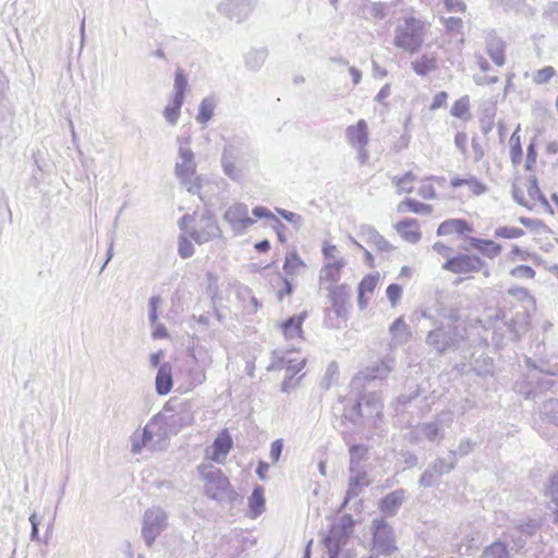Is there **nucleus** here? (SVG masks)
Wrapping results in <instances>:
<instances>
[{
  "instance_id": "423d86ee",
  "label": "nucleus",
  "mask_w": 558,
  "mask_h": 558,
  "mask_svg": "<svg viewBox=\"0 0 558 558\" xmlns=\"http://www.w3.org/2000/svg\"><path fill=\"white\" fill-rule=\"evenodd\" d=\"M354 531V520L351 514H343L337 523L330 526L323 542L329 558H338L342 548L348 544Z\"/></svg>"
},
{
  "instance_id": "ea45409f",
  "label": "nucleus",
  "mask_w": 558,
  "mask_h": 558,
  "mask_svg": "<svg viewBox=\"0 0 558 558\" xmlns=\"http://www.w3.org/2000/svg\"><path fill=\"white\" fill-rule=\"evenodd\" d=\"M187 88V78L181 69L175 71L173 83V98L184 101L185 90Z\"/></svg>"
},
{
  "instance_id": "de8ad7c7",
  "label": "nucleus",
  "mask_w": 558,
  "mask_h": 558,
  "mask_svg": "<svg viewBox=\"0 0 558 558\" xmlns=\"http://www.w3.org/2000/svg\"><path fill=\"white\" fill-rule=\"evenodd\" d=\"M276 211L278 215H280L286 221L291 223L296 230H299L302 227L303 218L301 215L296 213L289 211L283 208H276Z\"/></svg>"
},
{
  "instance_id": "bf43d9fd",
  "label": "nucleus",
  "mask_w": 558,
  "mask_h": 558,
  "mask_svg": "<svg viewBox=\"0 0 558 558\" xmlns=\"http://www.w3.org/2000/svg\"><path fill=\"white\" fill-rule=\"evenodd\" d=\"M389 7L384 2H373L369 9L371 15L375 20H383L388 15Z\"/></svg>"
},
{
  "instance_id": "72a5a7b5",
  "label": "nucleus",
  "mask_w": 558,
  "mask_h": 558,
  "mask_svg": "<svg viewBox=\"0 0 558 558\" xmlns=\"http://www.w3.org/2000/svg\"><path fill=\"white\" fill-rule=\"evenodd\" d=\"M248 507L253 518L258 517L265 510V497L262 486H255L251 496L248 497Z\"/></svg>"
},
{
  "instance_id": "7c9ffc66",
  "label": "nucleus",
  "mask_w": 558,
  "mask_h": 558,
  "mask_svg": "<svg viewBox=\"0 0 558 558\" xmlns=\"http://www.w3.org/2000/svg\"><path fill=\"white\" fill-rule=\"evenodd\" d=\"M472 231L470 225L463 219H448L441 222L437 229V235H449L452 233L463 234Z\"/></svg>"
},
{
  "instance_id": "5701e85b",
  "label": "nucleus",
  "mask_w": 558,
  "mask_h": 558,
  "mask_svg": "<svg viewBox=\"0 0 558 558\" xmlns=\"http://www.w3.org/2000/svg\"><path fill=\"white\" fill-rule=\"evenodd\" d=\"M486 52L497 66L505 64V41L497 36L494 31H489L485 36Z\"/></svg>"
},
{
  "instance_id": "774afa93",
  "label": "nucleus",
  "mask_w": 558,
  "mask_h": 558,
  "mask_svg": "<svg viewBox=\"0 0 558 558\" xmlns=\"http://www.w3.org/2000/svg\"><path fill=\"white\" fill-rule=\"evenodd\" d=\"M338 372H339L338 364L336 362H331L328 365L326 373H325L324 379L327 381V384L338 380Z\"/></svg>"
},
{
  "instance_id": "a211bd4d",
  "label": "nucleus",
  "mask_w": 558,
  "mask_h": 558,
  "mask_svg": "<svg viewBox=\"0 0 558 558\" xmlns=\"http://www.w3.org/2000/svg\"><path fill=\"white\" fill-rule=\"evenodd\" d=\"M144 437L151 438L155 440L153 444L154 449H162L166 441L171 437V434H168V428L166 423L163 422V414L159 413L155 415L144 427Z\"/></svg>"
},
{
  "instance_id": "4468645a",
  "label": "nucleus",
  "mask_w": 558,
  "mask_h": 558,
  "mask_svg": "<svg viewBox=\"0 0 558 558\" xmlns=\"http://www.w3.org/2000/svg\"><path fill=\"white\" fill-rule=\"evenodd\" d=\"M256 2L257 0H221L217 10L229 20L240 23L250 16Z\"/></svg>"
},
{
  "instance_id": "dca6fc26",
  "label": "nucleus",
  "mask_w": 558,
  "mask_h": 558,
  "mask_svg": "<svg viewBox=\"0 0 558 558\" xmlns=\"http://www.w3.org/2000/svg\"><path fill=\"white\" fill-rule=\"evenodd\" d=\"M539 529V523L534 519L525 521H515L514 525L509 529L508 535L513 546L519 551L526 546L527 538L532 537Z\"/></svg>"
},
{
  "instance_id": "20e7f679",
  "label": "nucleus",
  "mask_w": 558,
  "mask_h": 558,
  "mask_svg": "<svg viewBox=\"0 0 558 558\" xmlns=\"http://www.w3.org/2000/svg\"><path fill=\"white\" fill-rule=\"evenodd\" d=\"M425 38V23L414 16L399 21L393 35V45L410 53L416 52Z\"/></svg>"
},
{
  "instance_id": "603ef678",
  "label": "nucleus",
  "mask_w": 558,
  "mask_h": 558,
  "mask_svg": "<svg viewBox=\"0 0 558 558\" xmlns=\"http://www.w3.org/2000/svg\"><path fill=\"white\" fill-rule=\"evenodd\" d=\"M378 282L377 276L368 275L359 284V294L373 293Z\"/></svg>"
},
{
  "instance_id": "9d476101",
  "label": "nucleus",
  "mask_w": 558,
  "mask_h": 558,
  "mask_svg": "<svg viewBox=\"0 0 558 558\" xmlns=\"http://www.w3.org/2000/svg\"><path fill=\"white\" fill-rule=\"evenodd\" d=\"M442 269L452 274H471L483 270L485 277H489V269L486 267L485 262L476 255H469L459 253L446 260Z\"/></svg>"
},
{
  "instance_id": "6ab92c4d",
  "label": "nucleus",
  "mask_w": 558,
  "mask_h": 558,
  "mask_svg": "<svg viewBox=\"0 0 558 558\" xmlns=\"http://www.w3.org/2000/svg\"><path fill=\"white\" fill-rule=\"evenodd\" d=\"M392 360L375 362L361 369L354 377L356 381L386 380L392 371Z\"/></svg>"
},
{
  "instance_id": "2eb2a0df",
  "label": "nucleus",
  "mask_w": 558,
  "mask_h": 558,
  "mask_svg": "<svg viewBox=\"0 0 558 558\" xmlns=\"http://www.w3.org/2000/svg\"><path fill=\"white\" fill-rule=\"evenodd\" d=\"M223 219L229 223L234 234H242L255 223V220L248 216V207L243 203L231 205L226 210Z\"/></svg>"
},
{
  "instance_id": "052dcab7",
  "label": "nucleus",
  "mask_w": 558,
  "mask_h": 558,
  "mask_svg": "<svg viewBox=\"0 0 558 558\" xmlns=\"http://www.w3.org/2000/svg\"><path fill=\"white\" fill-rule=\"evenodd\" d=\"M132 441V452L140 453L142 449L149 442L153 441L151 438L144 437V430L141 434H133L131 437Z\"/></svg>"
},
{
  "instance_id": "0eeeda50",
  "label": "nucleus",
  "mask_w": 558,
  "mask_h": 558,
  "mask_svg": "<svg viewBox=\"0 0 558 558\" xmlns=\"http://www.w3.org/2000/svg\"><path fill=\"white\" fill-rule=\"evenodd\" d=\"M192 220L193 217L191 215L183 216L180 221V228L197 244H205L221 236V230L210 211L206 210L191 229L185 228L184 223Z\"/></svg>"
},
{
  "instance_id": "7ed1b4c3",
  "label": "nucleus",
  "mask_w": 558,
  "mask_h": 558,
  "mask_svg": "<svg viewBox=\"0 0 558 558\" xmlns=\"http://www.w3.org/2000/svg\"><path fill=\"white\" fill-rule=\"evenodd\" d=\"M201 475L205 483V494L221 504L233 505L240 495L233 489L229 478L223 472L214 466H199Z\"/></svg>"
},
{
  "instance_id": "473e14b6",
  "label": "nucleus",
  "mask_w": 558,
  "mask_h": 558,
  "mask_svg": "<svg viewBox=\"0 0 558 558\" xmlns=\"http://www.w3.org/2000/svg\"><path fill=\"white\" fill-rule=\"evenodd\" d=\"M478 558H512L508 545L501 541H495L485 547Z\"/></svg>"
},
{
  "instance_id": "e2e57ef3",
  "label": "nucleus",
  "mask_w": 558,
  "mask_h": 558,
  "mask_svg": "<svg viewBox=\"0 0 558 558\" xmlns=\"http://www.w3.org/2000/svg\"><path fill=\"white\" fill-rule=\"evenodd\" d=\"M511 275L517 278H529L535 277V270L527 265H519L511 270Z\"/></svg>"
},
{
  "instance_id": "4d7b16f0",
  "label": "nucleus",
  "mask_w": 558,
  "mask_h": 558,
  "mask_svg": "<svg viewBox=\"0 0 558 558\" xmlns=\"http://www.w3.org/2000/svg\"><path fill=\"white\" fill-rule=\"evenodd\" d=\"M305 361L302 360L298 363H292L291 361L288 362V365L286 366V375L282 384H289L294 376L304 367Z\"/></svg>"
},
{
  "instance_id": "f704fd0d",
  "label": "nucleus",
  "mask_w": 558,
  "mask_h": 558,
  "mask_svg": "<svg viewBox=\"0 0 558 558\" xmlns=\"http://www.w3.org/2000/svg\"><path fill=\"white\" fill-rule=\"evenodd\" d=\"M267 57V49H253L245 54V66L251 71H257L263 66Z\"/></svg>"
},
{
  "instance_id": "3c124183",
  "label": "nucleus",
  "mask_w": 558,
  "mask_h": 558,
  "mask_svg": "<svg viewBox=\"0 0 558 558\" xmlns=\"http://www.w3.org/2000/svg\"><path fill=\"white\" fill-rule=\"evenodd\" d=\"M178 253L182 258H189L194 254V245L183 234L179 236Z\"/></svg>"
},
{
  "instance_id": "79ce46f5",
  "label": "nucleus",
  "mask_w": 558,
  "mask_h": 558,
  "mask_svg": "<svg viewBox=\"0 0 558 558\" xmlns=\"http://www.w3.org/2000/svg\"><path fill=\"white\" fill-rule=\"evenodd\" d=\"M526 190H527V194L529 196L534 199V201H538L541 202L544 206L546 207H549V204L547 202V198L545 197V195L542 193V191L539 190L538 187V184H537V179L535 175H531L529 179H527V186H526Z\"/></svg>"
},
{
  "instance_id": "5fc2aeb1",
  "label": "nucleus",
  "mask_w": 558,
  "mask_h": 558,
  "mask_svg": "<svg viewBox=\"0 0 558 558\" xmlns=\"http://www.w3.org/2000/svg\"><path fill=\"white\" fill-rule=\"evenodd\" d=\"M469 111V99L462 97L451 107L450 113L456 118H463Z\"/></svg>"
},
{
  "instance_id": "8fccbe9b",
  "label": "nucleus",
  "mask_w": 558,
  "mask_h": 558,
  "mask_svg": "<svg viewBox=\"0 0 558 558\" xmlns=\"http://www.w3.org/2000/svg\"><path fill=\"white\" fill-rule=\"evenodd\" d=\"M511 149H510V158L514 166L519 165L522 159V147L520 144L519 137L513 133L510 137Z\"/></svg>"
},
{
  "instance_id": "9b49d317",
  "label": "nucleus",
  "mask_w": 558,
  "mask_h": 558,
  "mask_svg": "<svg viewBox=\"0 0 558 558\" xmlns=\"http://www.w3.org/2000/svg\"><path fill=\"white\" fill-rule=\"evenodd\" d=\"M372 531L374 550L377 554L390 555L397 550L393 529L384 518H376L373 520Z\"/></svg>"
},
{
  "instance_id": "e433bc0d",
  "label": "nucleus",
  "mask_w": 558,
  "mask_h": 558,
  "mask_svg": "<svg viewBox=\"0 0 558 558\" xmlns=\"http://www.w3.org/2000/svg\"><path fill=\"white\" fill-rule=\"evenodd\" d=\"M305 268L304 262L296 252H289L284 259L283 270L288 276H298Z\"/></svg>"
},
{
  "instance_id": "37998d69",
  "label": "nucleus",
  "mask_w": 558,
  "mask_h": 558,
  "mask_svg": "<svg viewBox=\"0 0 558 558\" xmlns=\"http://www.w3.org/2000/svg\"><path fill=\"white\" fill-rule=\"evenodd\" d=\"M390 332L398 343H402L408 339L409 332L403 318H397L389 328Z\"/></svg>"
},
{
  "instance_id": "58836bf2",
  "label": "nucleus",
  "mask_w": 558,
  "mask_h": 558,
  "mask_svg": "<svg viewBox=\"0 0 558 558\" xmlns=\"http://www.w3.org/2000/svg\"><path fill=\"white\" fill-rule=\"evenodd\" d=\"M215 100L210 97L204 98L199 105L196 121L206 124L214 114Z\"/></svg>"
},
{
  "instance_id": "0e129e2a",
  "label": "nucleus",
  "mask_w": 558,
  "mask_h": 558,
  "mask_svg": "<svg viewBox=\"0 0 558 558\" xmlns=\"http://www.w3.org/2000/svg\"><path fill=\"white\" fill-rule=\"evenodd\" d=\"M386 293L388 300L395 306L401 299L402 288L397 283H391L388 286Z\"/></svg>"
},
{
  "instance_id": "6e6552de",
  "label": "nucleus",
  "mask_w": 558,
  "mask_h": 558,
  "mask_svg": "<svg viewBox=\"0 0 558 558\" xmlns=\"http://www.w3.org/2000/svg\"><path fill=\"white\" fill-rule=\"evenodd\" d=\"M245 148L246 142L240 136L232 137L225 145L221 155V166L225 174L233 181H239L242 178V170L238 163L241 162Z\"/></svg>"
},
{
  "instance_id": "c03bdc74",
  "label": "nucleus",
  "mask_w": 558,
  "mask_h": 558,
  "mask_svg": "<svg viewBox=\"0 0 558 558\" xmlns=\"http://www.w3.org/2000/svg\"><path fill=\"white\" fill-rule=\"evenodd\" d=\"M182 105H183L182 100H178V99L173 98L172 105L165 108L163 116H165L166 120L171 125H174L178 123Z\"/></svg>"
},
{
  "instance_id": "39448f33",
  "label": "nucleus",
  "mask_w": 558,
  "mask_h": 558,
  "mask_svg": "<svg viewBox=\"0 0 558 558\" xmlns=\"http://www.w3.org/2000/svg\"><path fill=\"white\" fill-rule=\"evenodd\" d=\"M500 313L502 317L497 315L492 326V344L497 349L504 344L506 332L511 340L518 341L529 328V315L525 310L518 311L510 319H506L504 312Z\"/></svg>"
},
{
  "instance_id": "4be33fe9",
  "label": "nucleus",
  "mask_w": 558,
  "mask_h": 558,
  "mask_svg": "<svg viewBox=\"0 0 558 558\" xmlns=\"http://www.w3.org/2000/svg\"><path fill=\"white\" fill-rule=\"evenodd\" d=\"M404 498L405 490L403 488H398L380 499L378 509L386 517H395L402 506Z\"/></svg>"
},
{
  "instance_id": "bb28decb",
  "label": "nucleus",
  "mask_w": 558,
  "mask_h": 558,
  "mask_svg": "<svg viewBox=\"0 0 558 558\" xmlns=\"http://www.w3.org/2000/svg\"><path fill=\"white\" fill-rule=\"evenodd\" d=\"M307 316L306 312L289 317L281 324L283 336L288 340L302 338V325Z\"/></svg>"
},
{
  "instance_id": "f257e3e1",
  "label": "nucleus",
  "mask_w": 558,
  "mask_h": 558,
  "mask_svg": "<svg viewBox=\"0 0 558 558\" xmlns=\"http://www.w3.org/2000/svg\"><path fill=\"white\" fill-rule=\"evenodd\" d=\"M344 408V417L355 425H361L364 418L378 416L383 410V403L376 392L364 391V386H356L351 391L340 397Z\"/></svg>"
},
{
  "instance_id": "412c9836",
  "label": "nucleus",
  "mask_w": 558,
  "mask_h": 558,
  "mask_svg": "<svg viewBox=\"0 0 558 558\" xmlns=\"http://www.w3.org/2000/svg\"><path fill=\"white\" fill-rule=\"evenodd\" d=\"M345 140L353 148H363L368 144V125L364 119H360L356 124L345 129Z\"/></svg>"
},
{
  "instance_id": "13d9d810",
  "label": "nucleus",
  "mask_w": 558,
  "mask_h": 558,
  "mask_svg": "<svg viewBox=\"0 0 558 558\" xmlns=\"http://www.w3.org/2000/svg\"><path fill=\"white\" fill-rule=\"evenodd\" d=\"M181 421L182 418L177 415H163V422L168 428V434H171V436L177 435L182 428Z\"/></svg>"
},
{
  "instance_id": "ddd939ff",
  "label": "nucleus",
  "mask_w": 558,
  "mask_h": 558,
  "mask_svg": "<svg viewBox=\"0 0 558 558\" xmlns=\"http://www.w3.org/2000/svg\"><path fill=\"white\" fill-rule=\"evenodd\" d=\"M453 417L454 415L451 411H442L433 421L421 424L424 438L428 441H442L446 436V429L450 428L453 423Z\"/></svg>"
},
{
  "instance_id": "f03ea898",
  "label": "nucleus",
  "mask_w": 558,
  "mask_h": 558,
  "mask_svg": "<svg viewBox=\"0 0 558 558\" xmlns=\"http://www.w3.org/2000/svg\"><path fill=\"white\" fill-rule=\"evenodd\" d=\"M178 157L174 173L180 183L191 194H199L202 179L196 172L195 154L190 147V137H179Z\"/></svg>"
},
{
  "instance_id": "49530a36",
  "label": "nucleus",
  "mask_w": 558,
  "mask_h": 558,
  "mask_svg": "<svg viewBox=\"0 0 558 558\" xmlns=\"http://www.w3.org/2000/svg\"><path fill=\"white\" fill-rule=\"evenodd\" d=\"M162 303V299L159 295H153L148 302V320L150 325H156L158 322V308Z\"/></svg>"
},
{
  "instance_id": "680f3d73",
  "label": "nucleus",
  "mask_w": 558,
  "mask_h": 558,
  "mask_svg": "<svg viewBox=\"0 0 558 558\" xmlns=\"http://www.w3.org/2000/svg\"><path fill=\"white\" fill-rule=\"evenodd\" d=\"M556 74L553 66H545L534 74V82L537 84H545Z\"/></svg>"
},
{
  "instance_id": "09e8293b",
  "label": "nucleus",
  "mask_w": 558,
  "mask_h": 558,
  "mask_svg": "<svg viewBox=\"0 0 558 558\" xmlns=\"http://www.w3.org/2000/svg\"><path fill=\"white\" fill-rule=\"evenodd\" d=\"M524 234V231L514 227H499L495 230L496 238L517 239Z\"/></svg>"
},
{
  "instance_id": "1a4fd4ad",
  "label": "nucleus",
  "mask_w": 558,
  "mask_h": 558,
  "mask_svg": "<svg viewBox=\"0 0 558 558\" xmlns=\"http://www.w3.org/2000/svg\"><path fill=\"white\" fill-rule=\"evenodd\" d=\"M168 517L163 509L153 507L143 515L142 536L147 547H151L156 538L167 529Z\"/></svg>"
},
{
  "instance_id": "aec40b11",
  "label": "nucleus",
  "mask_w": 558,
  "mask_h": 558,
  "mask_svg": "<svg viewBox=\"0 0 558 558\" xmlns=\"http://www.w3.org/2000/svg\"><path fill=\"white\" fill-rule=\"evenodd\" d=\"M328 298L331 302L332 312L342 317L348 312V301L350 296V287L348 284H331L326 288Z\"/></svg>"
},
{
  "instance_id": "864d4df0",
  "label": "nucleus",
  "mask_w": 558,
  "mask_h": 558,
  "mask_svg": "<svg viewBox=\"0 0 558 558\" xmlns=\"http://www.w3.org/2000/svg\"><path fill=\"white\" fill-rule=\"evenodd\" d=\"M466 184H474V186H475L474 192L476 194L483 193L486 190L485 186L481 182H478L475 178H471V179L454 178L451 180V186L456 187V189L460 187L462 185H466Z\"/></svg>"
},
{
  "instance_id": "4c0bfd02",
  "label": "nucleus",
  "mask_w": 558,
  "mask_h": 558,
  "mask_svg": "<svg viewBox=\"0 0 558 558\" xmlns=\"http://www.w3.org/2000/svg\"><path fill=\"white\" fill-rule=\"evenodd\" d=\"M405 208L415 214L428 215L432 213V206L421 203L413 198H405L398 205V211L403 213Z\"/></svg>"
},
{
  "instance_id": "cd10ccee",
  "label": "nucleus",
  "mask_w": 558,
  "mask_h": 558,
  "mask_svg": "<svg viewBox=\"0 0 558 558\" xmlns=\"http://www.w3.org/2000/svg\"><path fill=\"white\" fill-rule=\"evenodd\" d=\"M360 234L366 243L375 245L380 252L392 250V245L372 226H362Z\"/></svg>"
},
{
  "instance_id": "f3484780",
  "label": "nucleus",
  "mask_w": 558,
  "mask_h": 558,
  "mask_svg": "<svg viewBox=\"0 0 558 558\" xmlns=\"http://www.w3.org/2000/svg\"><path fill=\"white\" fill-rule=\"evenodd\" d=\"M426 341L437 352L444 353L457 345L458 332L456 331V328H452L451 326H448L447 328L440 327L429 331Z\"/></svg>"
},
{
  "instance_id": "f8f14e48",
  "label": "nucleus",
  "mask_w": 558,
  "mask_h": 558,
  "mask_svg": "<svg viewBox=\"0 0 558 558\" xmlns=\"http://www.w3.org/2000/svg\"><path fill=\"white\" fill-rule=\"evenodd\" d=\"M456 468V452L449 451L448 458H437L425 469L418 480L422 487H433L444 474H448Z\"/></svg>"
},
{
  "instance_id": "393cba45",
  "label": "nucleus",
  "mask_w": 558,
  "mask_h": 558,
  "mask_svg": "<svg viewBox=\"0 0 558 558\" xmlns=\"http://www.w3.org/2000/svg\"><path fill=\"white\" fill-rule=\"evenodd\" d=\"M233 440L227 429L222 430L213 442V453L210 459L217 463H222L230 452Z\"/></svg>"
},
{
  "instance_id": "c9c22d12",
  "label": "nucleus",
  "mask_w": 558,
  "mask_h": 558,
  "mask_svg": "<svg viewBox=\"0 0 558 558\" xmlns=\"http://www.w3.org/2000/svg\"><path fill=\"white\" fill-rule=\"evenodd\" d=\"M411 65L417 75L425 76L436 69V59L435 57L425 53L418 59L412 61Z\"/></svg>"
},
{
  "instance_id": "c756f323",
  "label": "nucleus",
  "mask_w": 558,
  "mask_h": 558,
  "mask_svg": "<svg viewBox=\"0 0 558 558\" xmlns=\"http://www.w3.org/2000/svg\"><path fill=\"white\" fill-rule=\"evenodd\" d=\"M345 266V262L343 258L335 259L333 262L327 263L319 272V281L320 283L330 282L335 284L340 280L341 269Z\"/></svg>"
},
{
  "instance_id": "338daca9",
  "label": "nucleus",
  "mask_w": 558,
  "mask_h": 558,
  "mask_svg": "<svg viewBox=\"0 0 558 558\" xmlns=\"http://www.w3.org/2000/svg\"><path fill=\"white\" fill-rule=\"evenodd\" d=\"M548 495L550 496L551 502L558 507V472L550 477Z\"/></svg>"
},
{
  "instance_id": "69168bd1",
  "label": "nucleus",
  "mask_w": 558,
  "mask_h": 558,
  "mask_svg": "<svg viewBox=\"0 0 558 558\" xmlns=\"http://www.w3.org/2000/svg\"><path fill=\"white\" fill-rule=\"evenodd\" d=\"M423 433H422V429H421V424H418L417 426L411 428L405 435H404V439L408 440L410 444L412 445H417L421 442V440L423 439Z\"/></svg>"
},
{
  "instance_id": "6e6d98bb",
  "label": "nucleus",
  "mask_w": 558,
  "mask_h": 558,
  "mask_svg": "<svg viewBox=\"0 0 558 558\" xmlns=\"http://www.w3.org/2000/svg\"><path fill=\"white\" fill-rule=\"evenodd\" d=\"M155 384H173L171 366L169 364L166 363L160 365L156 375Z\"/></svg>"
},
{
  "instance_id": "2f4dec72",
  "label": "nucleus",
  "mask_w": 558,
  "mask_h": 558,
  "mask_svg": "<svg viewBox=\"0 0 558 558\" xmlns=\"http://www.w3.org/2000/svg\"><path fill=\"white\" fill-rule=\"evenodd\" d=\"M470 245L480 251L484 256L488 258H495L501 252V245L495 243L492 240H483L478 238H470Z\"/></svg>"
},
{
  "instance_id": "a19ab883",
  "label": "nucleus",
  "mask_w": 558,
  "mask_h": 558,
  "mask_svg": "<svg viewBox=\"0 0 558 558\" xmlns=\"http://www.w3.org/2000/svg\"><path fill=\"white\" fill-rule=\"evenodd\" d=\"M415 180H416V175L412 171H409L400 178L395 177L392 181H393L395 185L398 187L399 194H401V193H411L413 191L412 183Z\"/></svg>"
},
{
  "instance_id": "a18cd8bd",
  "label": "nucleus",
  "mask_w": 558,
  "mask_h": 558,
  "mask_svg": "<svg viewBox=\"0 0 558 558\" xmlns=\"http://www.w3.org/2000/svg\"><path fill=\"white\" fill-rule=\"evenodd\" d=\"M368 447L364 444L352 445L349 449L350 460L362 463L367 459Z\"/></svg>"
},
{
  "instance_id": "c85d7f7f",
  "label": "nucleus",
  "mask_w": 558,
  "mask_h": 558,
  "mask_svg": "<svg viewBox=\"0 0 558 558\" xmlns=\"http://www.w3.org/2000/svg\"><path fill=\"white\" fill-rule=\"evenodd\" d=\"M397 232L405 241L410 243H417L421 240V232L418 223L415 219L407 218L396 225Z\"/></svg>"
},
{
  "instance_id": "b1692460",
  "label": "nucleus",
  "mask_w": 558,
  "mask_h": 558,
  "mask_svg": "<svg viewBox=\"0 0 558 558\" xmlns=\"http://www.w3.org/2000/svg\"><path fill=\"white\" fill-rule=\"evenodd\" d=\"M461 374L470 375L471 373L477 375L478 377L485 378L487 375H492L494 373V363L493 359L489 356H484V354H480L474 362L468 364H462L458 369Z\"/></svg>"
},
{
  "instance_id": "a878e982",
  "label": "nucleus",
  "mask_w": 558,
  "mask_h": 558,
  "mask_svg": "<svg viewBox=\"0 0 558 558\" xmlns=\"http://www.w3.org/2000/svg\"><path fill=\"white\" fill-rule=\"evenodd\" d=\"M369 485V481L367 478V472H360L359 474L350 475L349 477V487L345 492L344 500L341 505V509H344L348 502L357 497L363 487H367Z\"/></svg>"
}]
</instances>
